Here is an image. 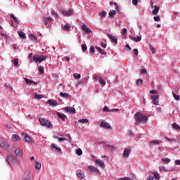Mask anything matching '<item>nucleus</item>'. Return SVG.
<instances>
[{
  "label": "nucleus",
  "mask_w": 180,
  "mask_h": 180,
  "mask_svg": "<svg viewBox=\"0 0 180 180\" xmlns=\"http://www.w3.org/2000/svg\"><path fill=\"white\" fill-rule=\"evenodd\" d=\"M135 120L136 124H140V123H141L142 122L143 123H146L147 120H148V118L146 115H144V114L136 112L135 114Z\"/></svg>",
  "instance_id": "1"
},
{
  "label": "nucleus",
  "mask_w": 180,
  "mask_h": 180,
  "mask_svg": "<svg viewBox=\"0 0 180 180\" xmlns=\"http://www.w3.org/2000/svg\"><path fill=\"white\" fill-rule=\"evenodd\" d=\"M39 122L41 123V126H45L46 127L50 128L51 127V122L46 118L39 117Z\"/></svg>",
  "instance_id": "2"
},
{
  "label": "nucleus",
  "mask_w": 180,
  "mask_h": 180,
  "mask_svg": "<svg viewBox=\"0 0 180 180\" xmlns=\"http://www.w3.org/2000/svg\"><path fill=\"white\" fill-rule=\"evenodd\" d=\"M13 150L16 157H22V154H23V150L20 147L14 146Z\"/></svg>",
  "instance_id": "3"
},
{
  "label": "nucleus",
  "mask_w": 180,
  "mask_h": 180,
  "mask_svg": "<svg viewBox=\"0 0 180 180\" xmlns=\"http://www.w3.org/2000/svg\"><path fill=\"white\" fill-rule=\"evenodd\" d=\"M33 60L35 61V63H41V61H44V60H46V56L34 55Z\"/></svg>",
  "instance_id": "4"
},
{
  "label": "nucleus",
  "mask_w": 180,
  "mask_h": 180,
  "mask_svg": "<svg viewBox=\"0 0 180 180\" xmlns=\"http://www.w3.org/2000/svg\"><path fill=\"white\" fill-rule=\"evenodd\" d=\"M100 126L101 127H103V129H108V130H111L112 129V126L105 120L101 122Z\"/></svg>",
  "instance_id": "5"
},
{
  "label": "nucleus",
  "mask_w": 180,
  "mask_h": 180,
  "mask_svg": "<svg viewBox=\"0 0 180 180\" xmlns=\"http://www.w3.org/2000/svg\"><path fill=\"white\" fill-rule=\"evenodd\" d=\"M131 153V149H130L129 148H125L122 154L123 158H129V155H130Z\"/></svg>",
  "instance_id": "6"
},
{
  "label": "nucleus",
  "mask_w": 180,
  "mask_h": 180,
  "mask_svg": "<svg viewBox=\"0 0 180 180\" xmlns=\"http://www.w3.org/2000/svg\"><path fill=\"white\" fill-rule=\"evenodd\" d=\"M150 98L153 101V105H159L158 99H160V96H158V95H152Z\"/></svg>",
  "instance_id": "7"
},
{
  "label": "nucleus",
  "mask_w": 180,
  "mask_h": 180,
  "mask_svg": "<svg viewBox=\"0 0 180 180\" xmlns=\"http://www.w3.org/2000/svg\"><path fill=\"white\" fill-rule=\"evenodd\" d=\"M0 147H1V148H4V150H9V143L8 142H6V141H3L0 143Z\"/></svg>",
  "instance_id": "8"
},
{
  "label": "nucleus",
  "mask_w": 180,
  "mask_h": 180,
  "mask_svg": "<svg viewBox=\"0 0 180 180\" xmlns=\"http://www.w3.org/2000/svg\"><path fill=\"white\" fill-rule=\"evenodd\" d=\"M108 39H110L111 41L114 43V44H117V37L108 34Z\"/></svg>",
  "instance_id": "9"
},
{
  "label": "nucleus",
  "mask_w": 180,
  "mask_h": 180,
  "mask_svg": "<svg viewBox=\"0 0 180 180\" xmlns=\"http://www.w3.org/2000/svg\"><path fill=\"white\" fill-rule=\"evenodd\" d=\"M65 112H68V113H72V115H75V108L72 107H65Z\"/></svg>",
  "instance_id": "10"
},
{
  "label": "nucleus",
  "mask_w": 180,
  "mask_h": 180,
  "mask_svg": "<svg viewBox=\"0 0 180 180\" xmlns=\"http://www.w3.org/2000/svg\"><path fill=\"white\" fill-rule=\"evenodd\" d=\"M6 161L8 164L11 165V164H13V162H15V158L12 155H8Z\"/></svg>",
  "instance_id": "11"
},
{
  "label": "nucleus",
  "mask_w": 180,
  "mask_h": 180,
  "mask_svg": "<svg viewBox=\"0 0 180 180\" xmlns=\"http://www.w3.org/2000/svg\"><path fill=\"white\" fill-rule=\"evenodd\" d=\"M77 174V176L79 179H84V178H85V174H84V173H82V171L81 169H78L76 172Z\"/></svg>",
  "instance_id": "12"
},
{
  "label": "nucleus",
  "mask_w": 180,
  "mask_h": 180,
  "mask_svg": "<svg viewBox=\"0 0 180 180\" xmlns=\"http://www.w3.org/2000/svg\"><path fill=\"white\" fill-rule=\"evenodd\" d=\"M88 170L90 171V172H94V174H98L99 172V169L94 166H89Z\"/></svg>",
  "instance_id": "13"
},
{
  "label": "nucleus",
  "mask_w": 180,
  "mask_h": 180,
  "mask_svg": "<svg viewBox=\"0 0 180 180\" xmlns=\"http://www.w3.org/2000/svg\"><path fill=\"white\" fill-rule=\"evenodd\" d=\"M82 29L83 32H85L86 33H92V30H91V29L89 27H87L86 25L85 24H83L82 25Z\"/></svg>",
  "instance_id": "14"
},
{
  "label": "nucleus",
  "mask_w": 180,
  "mask_h": 180,
  "mask_svg": "<svg viewBox=\"0 0 180 180\" xmlns=\"http://www.w3.org/2000/svg\"><path fill=\"white\" fill-rule=\"evenodd\" d=\"M52 21H53V18H47V17L44 18V23L46 25H51Z\"/></svg>",
  "instance_id": "15"
},
{
  "label": "nucleus",
  "mask_w": 180,
  "mask_h": 180,
  "mask_svg": "<svg viewBox=\"0 0 180 180\" xmlns=\"http://www.w3.org/2000/svg\"><path fill=\"white\" fill-rule=\"evenodd\" d=\"M22 139H24L25 141H27V143H30V141H32V138L27 136V134L25 133H22Z\"/></svg>",
  "instance_id": "16"
},
{
  "label": "nucleus",
  "mask_w": 180,
  "mask_h": 180,
  "mask_svg": "<svg viewBox=\"0 0 180 180\" xmlns=\"http://www.w3.org/2000/svg\"><path fill=\"white\" fill-rule=\"evenodd\" d=\"M60 96H61V98H68L69 99L72 98V96L70 95L68 93L60 92Z\"/></svg>",
  "instance_id": "17"
},
{
  "label": "nucleus",
  "mask_w": 180,
  "mask_h": 180,
  "mask_svg": "<svg viewBox=\"0 0 180 180\" xmlns=\"http://www.w3.org/2000/svg\"><path fill=\"white\" fill-rule=\"evenodd\" d=\"M131 40H133V41H135L136 43H137V41H141V35H138L136 37H129Z\"/></svg>",
  "instance_id": "18"
},
{
  "label": "nucleus",
  "mask_w": 180,
  "mask_h": 180,
  "mask_svg": "<svg viewBox=\"0 0 180 180\" xmlns=\"http://www.w3.org/2000/svg\"><path fill=\"white\" fill-rule=\"evenodd\" d=\"M48 103H49V105H51V106H57V105H58V103H57V101L52 100V99H49L48 101Z\"/></svg>",
  "instance_id": "19"
},
{
  "label": "nucleus",
  "mask_w": 180,
  "mask_h": 180,
  "mask_svg": "<svg viewBox=\"0 0 180 180\" xmlns=\"http://www.w3.org/2000/svg\"><path fill=\"white\" fill-rule=\"evenodd\" d=\"M96 164H97V165H99L101 167H105V162H103V160H101V159H97L95 161Z\"/></svg>",
  "instance_id": "20"
},
{
  "label": "nucleus",
  "mask_w": 180,
  "mask_h": 180,
  "mask_svg": "<svg viewBox=\"0 0 180 180\" xmlns=\"http://www.w3.org/2000/svg\"><path fill=\"white\" fill-rule=\"evenodd\" d=\"M57 116L58 117H59V119H61L62 120H65L67 115H65V114H63L61 112H57Z\"/></svg>",
  "instance_id": "21"
},
{
  "label": "nucleus",
  "mask_w": 180,
  "mask_h": 180,
  "mask_svg": "<svg viewBox=\"0 0 180 180\" xmlns=\"http://www.w3.org/2000/svg\"><path fill=\"white\" fill-rule=\"evenodd\" d=\"M51 148L52 150H55V151H57L58 153H60V151H61V148H58L56 146V143H52L51 146Z\"/></svg>",
  "instance_id": "22"
},
{
  "label": "nucleus",
  "mask_w": 180,
  "mask_h": 180,
  "mask_svg": "<svg viewBox=\"0 0 180 180\" xmlns=\"http://www.w3.org/2000/svg\"><path fill=\"white\" fill-rule=\"evenodd\" d=\"M63 15H64L65 16H71V15H72V10L70 9L68 11H65L62 12Z\"/></svg>",
  "instance_id": "23"
},
{
  "label": "nucleus",
  "mask_w": 180,
  "mask_h": 180,
  "mask_svg": "<svg viewBox=\"0 0 180 180\" xmlns=\"http://www.w3.org/2000/svg\"><path fill=\"white\" fill-rule=\"evenodd\" d=\"M29 39L32 41H37V37H36V36H34V34H30L29 35Z\"/></svg>",
  "instance_id": "24"
},
{
  "label": "nucleus",
  "mask_w": 180,
  "mask_h": 180,
  "mask_svg": "<svg viewBox=\"0 0 180 180\" xmlns=\"http://www.w3.org/2000/svg\"><path fill=\"white\" fill-rule=\"evenodd\" d=\"M154 9L152 11L153 15H157L158 13V11H160V7L157 6H153Z\"/></svg>",
  "instance_id": "25"
},
{
  "label": "nucleus",
  "mask_w": 180,
  "mask_h": 180,
  "mask_svg": "<svg viewBox=\"0 0 180 180\" xmlns=\"http://www.w3.org/2000/svg\"><path fill=\"white\" fill-rule=\"evenodd\" d=\"M96 50L98 51H100L101 54H103V56H106V52H105V50L102 49V48L97 46L96 47Z\"/></svg>",
  "instance_id": "26"
},
{
  "label": "nucleus",
  "mask_w": 180,
  "mask_h": 180,
  "mask_svg": "<svg viewBox=\"0 0 180 180\" xmlns=\"http://www.w3.org/2000/svg\"><path fill=\"white\" fill-rule=\"evenodd\" d=\"M24 180H32V174L25 173L24 174Z\"/></svg>",
  "instance_id": "27"
},
{
  "label": "nucleus",
  "mask_w": 180,
  "mask_h": 180,
  "mask_svg": "<svg viewBox=\"0 0 180 180\" xmlns=\"http://www.w3.org/2000/svg\"><path fill=\"white\" fill-rule=\"evenodd\" d=\"M12 140H13V141H19V140H20V139L19 138V136L14 134L12 136Z\"/></svg>",
  "instance_id": "28"
},
{
  "label": "nucleus",
  "mask_w": 180,
  "mask_h": 180,
  "mask_svg": "<svg viewBox=\"0 0 180 180\" xmlns=\"http://www.w3.org/2000/svg\"><path fill=\"white\" fill-rule=\"evenodd\" d=\"M18 35L21 39H26V34L22 31L18 32Z\"/></svg>",
  "instance_id": "29"
},
{
  "label": "nucleus",
  "mask_w": 180,
  "mask_h": 180,
  "mask_svg": "<svg viewBox=\"0 0 180 180\" xmlns=\"http://www.w3.org/2000/svg\"><path fill=\"white\" fill-rule=\"evenodd\" d=\"M13 64H14V67H19V65H20L19 64V59L18 58H15L13 60Z\"/></svg>",
  "instance_id": "30"
},
{
  "label": "nucleus",
  "mask_w": 180,
  "mask_h": 180,
  "mask_svg": "<svg viewBox=\"0 0 180 180\" xmlns=\"http://www.w3.org/2000/svg\"><path fill=\"white\" fill-rule=\"evenodd\" d=\"M70 29H71V25H70V24H66L63 27V30H65V32H67L68 30H70Z\"/></svg>",
  "instance_id": "31"
},
{
  "label": "nucleus",
  "mask_w": 180,
  "mask_h": 180,
  "mask_svg": "<svg viewBox=\"0 0 180 180\" xmlns=\"http://www.w3.org/2000/svg\"><path fill=\"white\" fill-rule=\"evenodd\" d=\"M109 16H110V18H113V16L115 15H116V11L115 10H110L109 13H108Z\"/></svg>",
  "instance_id": "32"
},
{
  "label": "nucleus",
  "mask_w": 180,
  "mask_h": 180,
  "mask_svg": "<svg viewBox=\"0 0 180 180\" xmlns=\"http://www.w3.org/2000/svg\"><path fill=\"white\" fill-rule=\"evenodd\" d=\"M25 81L26 82V84H36V82L33 80H31L30 79H27V78H25Z\"/></svg>",
  "instance_id": "33"
},
{
  "label": "nucleus",
  "mask_w": 180,
  "mask_h": 180,
  "mask_svg": "<svg viewBox=\"0 0 180 180\" xmlns=\"http://www.w3.org/2000/svg\"><path fill=\"white\" fill-rule=\"evenodd\" d=\"M162 163L163 164H169V162H171V159L169 158H162Z\"/></svg>",
  "instance_id": "34"
},
{
  "label": "nucleus",
  "mask_w": 180,
  "mask_h": 180,
  "mask_svg": "<svg viewBox=\"0 0 180 180\" xmlns=\"http://www.w3.org/2000/svg\"><path fill=\"white\" fill-rule=\"evenodd\" d=\"M53 139H58V141H60V143H61V141H65V140H67V138H65V137L58 138V136H54Z\"/></svg>",
  "instance_id": "35"
},
{
  "label": "nucleus",
  "mask_w": 180,
  "mask_h": 180,
  "mask_svg": "<svg viewBox=\"0 0 180 180\" xmlns=\"http://www.w3.org/2000/svg\"><path fill=\"white\" fill-rule=\"evenodd\" d=\"M36 169H40L41 168V164L40 162H36L34 164Z\"/></svg>",
  "instance_id": "36"
},
{
  "label": "nucleus",
  "mask_w": 180,
  "mask_h": 180,
  "mask_svg": "<svg viewBox=\"0 0 180 180\" xmlns=\"http://www.w3.org/2000/svg\"><path fill=\"white\" fill-rule=\"evenodd\" d=\"M11 16L16 23V26H18V25H19V20H18V18H16V17H15V15L13 14H11Z\"/></svg>",
  "instance_id": "37"
},
{
  "label": "nucleus",
  "mask_w": 180,
  "mask_h": 180,
  "mask_svg": "<svg viewBox=\"0 0 180 180\" xmlns=\"http://www.w3.org/2000/svg\"><path fill=\"white\" fill-rule=\"evenodd\" d=\"M43 98V95L37 94V93L34 95V99H37L39 101V99H41Z\"/></svg>",
  "instance_id": "38"
},
{
  "label": "nucleus",
  "mask_w": 180,
  "mask_h": 180,
  "mask_svg": "<svg viewBox=\"0 0 180 180\" xmlns=\"http://www.w3.org/2000/svg\"><path fill=\"white\" fill-rule=\"evenodd\" d=\"M154 144H160V141L158 140H153L150 142V146H154Z\"/></svg>",
  "instance_id": "39"
},
{
  "label": "nucleus",
  "mask_w": 180,
  "mask_h": 180,
  "mask_svg": "<svg viewBox=\"0 0 180 180\" xmlns=\"http://www.w3.org/2000/svg\"><path fill=\"white\" fill-rule=\"evenodd\" d=\"M159 169H160V171H164L165 172H167V171H168L167 167H165V166H162V165L159 167Z\"/></svg>",
  "instance_id": "40"
},
{
  "label": "nucleus",
  "mask_w": 180,
  "mask_h": 180,
  "mask_svg": "<svg viewBox=\"0 0 180 180\" xmlns=\"http://www.w3.org/2000/svg\"><path fill=\"white\" fill-rule=\"evenodd\" d=\"M99 82L101 85H106V81H105V79L103 78H100Z\"/></svg>",
  "instance_id": "41"
},
{
  "label": "nucleus",
  "mask_w": 180,
  "mask_h": 180,
  "mask_svg": "<svg viewBox=\"0 0 180 180\" xmlns=\"http://www.w3.org/2000/svg\"><path fill=\"white\" fill-rule=\"evenodd\" d=\"M73 77L75 78V79H79L81 78V75L78 73H74Z\"/></svg>",
  "instance_id": "42"
},
{
  "label": "nucleus",
  "mask_w": 180,
  "mask_h": 180,
  "mask_svg": "<svg viewBox=\"0 0 180 180\" xmlns=\"http://www.w3.org/2000/svg\"><path fill=\"white\" fill-rule=\"evenodd\" d=\"M99 16H101V18H105L106 11H101V13H99Z\"/></svg>",
  "instance_id": "43"
},
{
  "label": "nucleus",
  "mask_w": 180,
  "mask_h": 180,
  "mask_svg": "<svg viewBox=\"0 0 180 180\" xmlns=\"http://www.w3.org/2000/svg\"><path fill=\"white\" fill-rule=\"evenodd\" d=\"M38 70L39 72H41V74H43L44 72V68H43V66L41 65L38 66Z\"/></svg>",
  "instance_id": "44"
},
{
  "label": "nucleus",
  "mask_w": 180,
  "mask_h": 180,
  "mask_svg": "<svg viewBox=\"0 0 180 180\" xmlns=\"http://www.w3.org/2000/svg\"><path fill=\"white\" fill-rule=\"evenodd\" d=\"M173 127H174L176 130H180L179 124H176V122H174V123L173 124Z\"/></svg>",
  "instance_id": "45"
},
{
  "label": "nucleus",
  "mask_w": 180,
  "mask_h": 180,
  "mask_svg": "<svg viewBox=\"0 0 180 180\" xmlns=\"http://www.w3.org/2000/svg\"><path fill=\"white\" fill-rule=\"evenodd\" d=\"M76 154H77V155H82V150L81 148H77L76 150Z\"/></svg>",
  "instance_id": "46"
},
{
  "label": "nucleus",
  "mask_w": 180,
  "mask_h": 180,
  "mask_svg": "<svg viewBox=\"0 0 180 180\" xmlns=\"http://www.w3.org/2000/svg\"><path fill=\"white\" fill-rule=\"evenodd\" d=\"M78 123H88V119H81L78 120Z\"/></svg>",
  "instance_id": "47"
},
{
  "label": "nucleus",
  "mask_w": 180,
  "mask_h": 180,
  "mask_svg": "<svg viewBox=\"0 0 180 180\" xmlns=\"http://www.w3.org/2000/svg\"><path fill=\"white\" fill-rule=\"evenodd\" d=\"M82 51H84V53H85V51H86V50H88V47L86 46V44L82 45Z\"/></svg>",
  "instance_id": "48"
},
{
  "label": "nucleus",
  "mask_w": 180,
  "mask_h": 180,
  "mask_svg": "<svg viewBox=\"0 0 180 180\" xmlns=\"http://www.w3.org/2000/svg\"><path fill=\"white\" fill-rule=\"evenodd\" d=\"M112 5H115V9L117 11L119 9V6H117V3H114L112 1L110 2V6H112Z\"/></svg>",
  "instance_id": "49"
},
{
  "label": "nucleus",
  "mask_w": 180,
  "mask_h": 180,
  "mask_svg": "<svg viewBox=\"0 0 180 180\" xmlns=\"http://www.w3.org/2000/svg\"><path fill=\"white\" fill-rule=\"evenodd\" d=\"M172 95L176 101H179V96H178L177 94H175V93L174 92H172Z\"/></svg>",
  "instance_id": "50"
},
{
  "label": "nucleus",
  "mask_w": 180,
  "mask_h": 180,
  "mask_svg": "<svg viewBox=\"0 0 180 180\" xmlns=\"http://www.w3.org/2000/svg\"><path fill=\"white\" fill-rule=\"evenodd\" d=\"M90 53L91 54H95V48L94 47V46H91L90 47Z\"/></svg>",
  "instance_id": "51"
},
{
  "label": "nucleus",
  "mask_w": 180,
  "mask_h": 180,
  "mask_svg": "<svg viewBox=\"0 0 180 180\" xmlns=\"http://www.w3.org/2000/svg\"><path fill=\"white\" fill-rule=\"evenodd\" d=\"M136 84V85L140 86V85H141V84H143V80L141 79H137Z\"/></svg>",
  "instance_id": "52"
},
{
  "label": "nucleus",
  "mask_w": 180,
  "mask_h": 180,
  "mask_svg": "<svg viewBox=\"0 0 180 180\" xmlns=\"http://www.w3.org/2000/svg\"><path fill=\"white\" fill-rule=\"evenodd\" d=\"M153 19L155 22H160V20H161V18L159 15L153 17Z\"/></svg>",
  "instance_id": "53"
},
{
  "label": "nucleus",
  "mask_w": 180,
  "mask_h": 180,
  "mask_svg": "<svg viewBox=\"0 0 180 180\" xmlns=\"http://www.w3.org/2000/svg\"><path fill=\"white\" fill-rule=\"evenodd\" d=\"M5 127H6L7 129H12V125H11V124L9 123H6L4 124Z\"/></svg>",
  "instance_id": "54"
},
{
  "label": "nucleus",
  "mask_w": 180,
  "mask_h": 180,
  "mask_svg": "<svg viewBox=\"0 0 180 180\" xmlns=\"http://www.w3.org/2000/svg\"><path fill=\"white\" fill-rule=\"evenodd\" d=\"M134 55L137 57L139 56V49H135L133 50Z\"/></svg>",
  "instance_id": "55"
},
{
  "label": "nucleus",
  "mask_w": 180,
  "mask_h": 180,
  "mask_svg": "<svg viewBox=\"0 0 180 180\" xmlns=\"http://www.w3.org/2000/svg\"><path fill=\"white\" fill-rule=\"evenodd\" d=\"M103 110V112H111L110 110H109V108H108V106H105Z\"/></svg>",
  "instance_id": "56"
},
{
  "label": "nucleus",
  "mask_w": 180,
  "mask_h": 180,
  "mask_svg": "<svg viewBox=\"0 0 180 180\" xmlns=\"http://www.w3.org/2000/svg\"><path fill=\"white\" fill-rule=\"evenodd\" d=\"M151 52L153 53V54H155V49H154L153 47L151 46V45L149 46Z\"/></svg>",
  "instance_id": "57"
},
{
  "label": "nucleus",
  "mask_w": 180,
  "mask_h": 180,
  "mask_svg": "<svg viewBox=\"0 0 180 180\" xmlns=\"http://www.w3.org/2000/svg\"><path fill=\"white\" fill-rule=\"evenodd\" d=\"M118 180H133V179H131V178H129V177H124V178L118 179Z\"/></svg>",
  "instance_id": "58"
},
{
  "label": "nucleus",
  "mask_w": 180,
  "mask_h": 180,
  "mask_svg": "<svg viewBox=\"0 0 180 180\" xmlns=\"http://www.w3.org/2000/svg\"><path fill=\"white\" fill-rule=\"evenodd\" d=\"M154 178H155V179H160V174H158V173H155V174H154Z\"/></svg>",
  "instance_id": "59"
},
{
  "label": "nucleus",
  "mask_w": 180,
  "mask_h": 180,
  "mask_svg": "<svg viewBox=\"0 0 180 180\" xmlns=\"http://www.w3.org/2000/svg\"><path fill=\"white\" fill-rule=\"evenodd\" d=\"M141 74H147V70L146 69H142L141 71Z\"/></svg>",
  "instance_id": "60"
},
{
  "label": "nucleus",
  "mask_w": 180,
  "mask_h": 180,
  "mask_svg": "<svg viewBox=\"0 0 180 180\" xmlns=\"http://www.w3.org/2000/svg\"><path fill=\"white\" fill-rule=\"evenodd\" d=\"M127 32V30L126 28H124L122 29V31L121 33L122 34H126Z\"/></svg>",
  "instance_id": "61"
},
{
  "label": "nucleus",
  "mask_w": 180,
  "mask_h": 180,
  "mask_svg": "<svg viewBox=\"0 0 180 180\" xmlns=\"http://www.w3.org/2000/svg\"><path fill=\"white\" fill-rule=\"evenodd\" d=\"M132 4L133 5H137V4H139V0H133Z\"/></svg>",
  "instance_id": "62"
},
{
  "label": "nucleus",
  "mask_w": 180,
  "mask_h": 180,
  "mask_svg": "<svg viewBox=\"0 0 180 180\" xmlns=\"http://www.w3.org/2000/svg\"><path fill=\"white\" fill-rule=\"evenodd\" d=\"M110 112H119V108H112Z\"/></svg>",
  "instance_id": "63"
},
{
  "label": "nucleus",
  "mask_w": 180,
  "mask_h": 180,
  "mask_svg": "<svg viewBox=\"0 0 180 180\" xmlns=\"http://www.w3.org/2000/svg\"><path fill=\"white\" fill-rule=\"evenodd\" d=\"M147 180H154V177H153V176H149Z\"/></svg>",
  "instance_id": "64"
}]
</instances>
